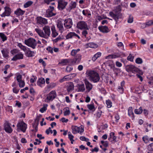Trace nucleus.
Returning a JSON list of instances; mask_svg holds the SVG:
<instances>
[{
	"mask_svg": "<svg viewBox=\"0 0 153 153\" xmlns=\"http://www.w3.org/2000/svg\"><path fill=\"white\" fill-rule=\"evenodd\" d=\"M143 111V109L141 107H140L138 109H136L135 110L134 112L136 114H141Z\"/></svg>",
	"mask_w": 153,
	"mask_h": 153,
	"instance_id": "obj_39",
	"label": "nucleus"
},
{
	"mask_svg": "<svg viewBox=\"0 0 153 153\" xmlns=\"http://www.w3.org/2000/svg\"><path fill=\"white\" fill-rule=\"evenodd\" d=\"M87 107L90 110H93L94 109V106L93 104H88L87 105Z\"/></svg>",
	"mask_w": 153,
	"mask_h": 153,
	"instance_id": "obj_44",
	"label": "nucleus"
},
{
	"mask_svg": "<svg viewBox=\"0 0 153 153\" xmlns=\"http://www.w3.org/2000/svg\"><path fill=\"white\" fill-rule=\"evenodd\" d=\"M80 140L82 141H85L86 142L88 141L89 140V139L87 138H86L84 136H81L80 137Z\"/></svg>",
	"mask_w": 153,
	"mask_h": 153,
	"instance_id": "obj_56",
	"label": "nucleus"
},
{
	"mask_svg": "<svg viewBox=\"0 0 153 153\" xmlns=\"http://www.w3.org/2000/svg\"><path fill=\"white\" fill-rule=\"evenodd\" d=\"M23 55L21 53L16 55L12 59V60L13 61H16L17 59H21L23 58Z\"/></svg>",
	"mask_w": 153,
	"mask_h": 153,
	"instance_id": "obj_22",
	"label": "nucleus"
},
{
	"mask_svg": "<svg viewBox=\"0 0 153 153\" xmlns=\"http://www.w3.org/2000/svg\"><path fill=\"white\" fill-rule=\"evenodd\" d=\"M86 76L91 82L96 83L100 79L99 74L96 71L91 70H87L86 72Z\"/></svg>",
	"mask_w": 153,
	"mask_h": 153,
	"instance_id": "obj_1",
	"label": "nucleus"
},
{
	"mask_svg": "<svg viewBox=\"0 0 153 153\" xmlns=\"http://www.w3.org/2000/svg\"><path fill=\"white\" fill-rule=\"evenodd\" d=\"M17 127L18 129H20L23 132L25 131L27 128V124L23 121L19 122L17 125Z\"/></svg>",
	"mask_w": 153,
	"mask_h": 153,
	"instance_id": "obj_9",
	"label": "nucleus"
},
{
	"mask_svg": "<svg viewBox=\"0 0 153 153\" xmlns=\"http://www.w3.org/2000/svg\"><path fill=\"white\" fill-rule=\"evenodd\" d=\"M78 128L79 129L78 131H79V132H78V133H81L84 131V129L83 128H82V127L80 126L78 127Z\"/></svg>",
	"mask_w": 153,
	"mask_h": 153,
	"instance_id": "obj_60",
	"label": "nucleus"
},
{
	"mask_svg": "<svg viewBox=\"0 0 153 153\" xmlns=\"http://www.w3.org/2000/svg\"><path fill=\"white\" fill-rule=\"evenodd\" d=\"M128 114L131 117L133 120L134 118V113L133 112L132 108L131 107H129L128 110Z\"/></svg>",
	"mask_w": 153,
	"mask_h": 153,
	"instance_id": "obj_25",
	"label": "nucleus"
},
{
	"mask_svg": "<svg viewBox=\"0 0 153 153\" xmlns=\"http://www.w3.org/2000/svg\"><path fill=\"white\" fill-rule=\"evenodd\" d=\"M70 112L69 109L68 108V109H66V111L64 112V114L65 116H67L70 114Z\"/></svg>",
	"mask_w": 153,
	"mask_h": 153,
	"instance_id": "obj_55",
	"label": "nucleus"
},
{
	"mask_svg": "<svg viewBox=\"0 0 153 153\" xmlns=\"http://www.w3.org/2000/svg\"><path fill=\"white\" fill-rule=\"evenodd\" d=\"M133 21V18L132 17L129 16L128 19V23H131Z\"/></svg>",
	"mask_w": 153,
	"mask_h": 153,
	"instance_id": "obj_57",
	"label": "nucleus"
},
{
	"mask_svg": "<svg viewBox=\"0 0 153 153\" xmlns=\"http://www.w3.org/2000/svg\"><path fill=\"white\" fill-rule=\"evenodd\" d=\"M25 13V11L22 10L20 8L18 9L14 12L18 16L23 15Z\"/></svg>",
	"mask_w": 153,
	"mask_h": 153,
	"instance_id": "obj_28",
	"label": "nucleus"
},
{
	"mask_svg": "<svg viewBox=\"0 0 153 153\" xmlns=\"http://www.w3.org/2000/svg\"><path fill=\"white\" fill-rule=\"evenodd\" d=\"M58 8L60 10H62L64 9L68 4L66 1H58Z\"/></svg>",
	"mask_w": 153,
	"mask_h": 153,
	"instance_id": "obj_13",
	"label": "nucleus"
},
{
	"mask_svg": "<svg viewBox=\"0 0 153 153\" xmlns=\"http://www.w3.org/2000/svg\"><path fill=\"white\" fill-rule=\"evenodd\" d=\"M75 35V33L74 32H70L66 35V38L67 39L71 38L72 37L74 36Z\"/></svg>",
	"mask_w": 153,
	"mask_h": 153,
	"instance_id": "obj_40",
	"label": "nucleus"
},
{
	"mask_svg": "<svg viewBox=\"0 0 153 153\" xmlns=\"http://www.w3.org/2000/svg\"><path fill=\"white\" fill-rule=\"evenodd\" d=\"M110 137L108 138V140L111 142L114 141V142H116V139L117 137L114 136V133L113 132H111L110 134Z\"/></svg>",
	"mask_w": 153,
	"mask_h": 153,
	"instance_id": "obj_21",
	"label": "nucleus"
},
{
	"mask_svg": "<svg viewBox=\"0 0 153 153\" xmlns=\"http://www.w3.org/2000/svg\"><path fill=\"white\" fill-rule=\"evenodd\" d=\"M19 86L20 88H22L25 85V83L24 81L22 80L21 81L19 82Z\"/></svg>",
	"mask_w": 153,
	"mask_h": 153,
	"instance_id": "obj_46",
	"label": "nucleus"
},
{
	"mask_svg": "<svg viewBox=\"0 0 153 153\" xmlns=\"http://www.w3.org/2000/svg\"><path fill=\"white\" fill-rule=\"evenodd\" d=\"M44 32L39 28H36L35 30L39 36L45 39H48L51 34L50 27L48 26H45L43 28Z\"/></svg>",
	"mask_w": 153,
	"mask_h": 153,
	"instance_id": "obj_2",
	"label": "nucleus"
},
{
	"mask_svg": "<svg viewBox=\"0 0 153 153\" xmlns=\"http://www.w3.org/2000/svg\"><path fill=\"white\" fill-rule=\"evenodd\" d=\"M103 18L100 16H96V22H97L98 21H100L103 19Z\"/></svg>",
	"mask_w": 153,
	"mask_h": 153,
	"instance_id": "obj_53",
	"label": "nucleus"
},
{
	"mask_svg": "<svg viewBox=\"0 0 153 153\" xmlns=\"http://www.w3.org/2000/svg\"><path fill=\"white\" fill-rule=\"evenodd\" d=\"M125 83V82L123 81L121 82L120 86L118 87L117 91L121 94H122L123 92V87L124 86Z\"/></svg>",
	"mask_w": 153,
	"mask_h": 153,
	"instance_id": "obj_18",
	"label": "nucleus"
},
{
	"mask_svg": "<svg viewBox=\"0 0 153 153\" xmlns=\"http://www.w3.org/2000/svg\"><path fill=\"white\" fill-rule=\"evenodd\" d=\"M87 45L89 47L92 48H95L97 47V45L92 42L89 43L87 44Z\"/></svg>",
	"mask_w": 153,
	"mask_h": 153,
	"instance_id": "obj_36",
	"label": "nucleus"
},
{
	"mask_svg": "<svg viewBox=\"0 0 153 153\" xmlns=\"http://www.w3.org/2000/svg\"><path fill=\"white\" fill-rule=\"evenodd\" d=\"M0 37L2 39L3 42H4L7 40L6 36L3 33H0Z\"/></svg>",
	"mask_w": 153,
	"mask_h": 153,
	"instance_id": "obj_38",
	"label": "nucleus"
},
{
	"mask_svg": "<svg viewBox=\"0 0 153 153\" xmlns=\"http://www.w3.org/2000/svg\"><path fill=\"white\" fill-rule=\"evenodd\" d=\"M106 103L108 108H110L112 106V102L109 100H106Z\"/></svg>",
	"mask_w": 153,
	"mask_h": 153,
	"instance_id": "obj_43",
	"label": "nucleus"
},
{
	"mask_svg": "<svg viewBox=\"0 0 153 153\" xmlns=\"http://www.w3.org/2000/svg\"><path fill=\"white\" fill-rule=\"evenodd\" d=\"M125 56H126L125 54L123 52H120L114 54L109 55L106 56L105 58L106 59H113L119 57L122 58Z\"/></svg>",
	"mask_w": 153,
	"mask_h": 153,
	"instance_id": "obj_6",
	"label": "nucleus"
},
{
	"mask_svg": "<svg viewBox=\"0 0 153 153\" xmlns=\"http://www.w3.org/2000/svg\"><path fill=\"white\" fill-rule=\"evenodd\" d=\"M71 129L72 130V132L74 134H76L79 132L78 131L79 129L78 127L76 126H71Z\"/></svg>",
	"mask_w": 153,
	"mask_h": 153,
	"instance_id": "obj_29",
	"label": "nucleus"
},
{
	"mask_svg": "<svg viewBox=\"0 0 153 153\" xmlns=\"http://www.w3.org/2000/svg\"><path fill=\"white\" fill-rule=\"evenodd\" d=\"M17 46H18L24 52H25L27 50V48L25 46H24L22 45L21 43H19L17 44Z\"/></svg>",
	"mask_w": 153,
	"mask_h": 153,
	"instance_id": "obj_34",
	"label": "nucleus"
},
{
	"mask_svg": "<svg viewBox=\"0 0 153 153\" xmlns=\"http://www.w3.org/2000/svg\"><path fill=\"white\" fill-rule=\"evenodd\" d=\"M24 43L25 45L32 48L33 49H35L36 48L37 43L35 39L33 38H29L27 39H25Z\"/></svg>",
	"mask_w": 153,
	"mask_h": 153,
	"instance_id": "obj_3",
	"label": "nucleus"
},
{
	"mask_svg": "<svg viewBox=\"0 0 153 153\" xmlns=\"http://www.w3.org/2000/svg\"><path fill=\"white\" fill-rule=\"evenodd\" d=\"M47 105H45L43 107L40 109L39 111L42 113H43L47 110Z\"/></svg>",
	"mask_w": 153,
	"mask_h": 153,
	"instance_id": "obj_45",
	"label": "nucleus"
},
{
	"mask_svg": "<svg viewBox=\"0 0 153 153\" xmlns=\"http://www.w3.org/2000/svg\"><path fill=\"white\" fill-rule=\"evenodd\" d=\"M73 22L71 19H67L64 20V25L65 27L67 29L71 28L73 25Z\"/></svg>",
	"mask_w": 153,
	"mask_h": 153,
	"instance_id": "obj_8",
	"label": "nucleus"
},
{
	"mask_svg": "<svg viewBox=\"0 0 153 153\" xmlns=\"http://www.w3.org/2000/svg\"><path fill=\"white\" fill-rule=\"evenodd\" d=\"M136 62L138 64H141L142 63L143 61L142 59L140 58H137L135 60Z\"/></svg>",
	"mask_w": 153,
	"mask_h": 153,
	"instance_id": "obj_47",
	"label": "nucleus"
},
{
	"mask_svg": "<svg viewBox=\"0 0 153 153\" xmlns=\"http://www.w3.org/2000/svg\"><path fill=\"white\" fill-rule=\"evenodd\" d=\"M56 15V13H54L52 10H47L46 11V15L48 17H51Z\"/></svg>",
	"mask_w": 153,
	"mask_h": 153,
	"instance_id": "obj_24",
	"label": "nucleus"
},
{
	"mask_svg": "<svg viewBox=\"0 0 153 153\" xmlns=\"http://www.w3.org/2000/svg\"><path fill=\"white\" fill-rule=\"evenodd\" d=\"M5 11L1 16L2 17L9 16L11 13V9L10 7L6 6L4 7Z\"/></svg>",
	"mask_w": 153,
	"mask_h": 153,
	"instance_id": "obj_12",
	"label": "nucleus"
},
{
	"mask_svg": "<svg viewBox=\"0 0 153 153\" xmlns=\"http://www.w3.org/2000/svg\"><path fill=\"white\" fill-rule=\"evenodd\" d=\"M37 23L40 25H45L48 23L47 20L42 17H38L36 18Z\"/></svg>",
	"mask_w": 153,
	"mask_h": 153,
	"instance_id": "obj_10",
	"label": "nucleus"
},
{
	"mask_svg": "<svg viewBox=\"0 0 153 153\" xmlns=\"http://www.w3.org/2000/svg\"><path fill=\"white\" fill-rule=\"evenodd\" d=\"M69 62V60L68 59H62L61 62L59 63V64H61L62 65H66Z\"/></svg>",
	"mask_w": 153,
	"mask_h": 153,
	"instance_id": "obj_32",
	"label": "nucleus"
},
{
	"mask_svg": "<svg viewBox=\"0 0 153 153\" xmlns=\"http://www.w3.org/2000/svg\"><path fill=\"white\" fill-rule=\"evenodd\" d=\"M149 81H148V83L150 85L153 84V77L150 76L149 78Z\"/></svg>",
	"mask_w": 153,
	"mask_h": 153,
	"instance_id": "obj_51",
	"label": "nucleus"
},
{
	"mask_svg": "<svg viewBox=\"0 0 153 153\" xmlns=\"http://www.w3.org/2000/svg\"><path fill=\"white\" fill-rule=\"evenodd\" d=\"M148 149L149 151H153V143L150 144L148 146Z\"/></svg>",
	"mask_w": 153,
	"mask_h": 153,
	"instance_id": "obj_48",
	"label": "nucleus"
},
{
	"mask_svg": "<svg viewBox=\"0 0 153 153\" xmlns=\"http://www.w3.org/2000/svg\"><path fill=\"white\" fill-rule=\"evenodd\" d=\"M82 34L83 36L86 37V35L88 34V32L86 30H84L82 32Z\"/></svg>",
	"mask_w": 153,
	"mask_h": 153,
	"instance_id": "obj_64",
	"label": "nucleus"
},
{
	"mask_svg": "<svg viewBox=\"0 0 153 153\" xmlns=\"http://www.w3.org/2000/svg\"><path fill=\"white\" fill-rule=\"evenodd\" d=\"M60 120L63 123H67L68 121V119H65L64 117H62Z\"/></svg>",
	"mask_w": 153,
	"mask_h": 153,
	"instance_id": "obj_62",
	"label": "nucleus"
},
{
	"mask_svg": "<svg viewBox=\"0 0 153 153\" xmlns=\"http://www.w3.org/2000/svg\"><path fill=\"white\" fill-rule=\"evenodd\" d=\"M51 29L52 37H56L58 35V33L56 30L55 26L54 25L52 26L51 27Z\"/></svg>",
	"mask_w": 153,
	"mask_h": 153,
	"instance_id": "obj_20",
	"label": "nucleus"
},
{
	"mask_svg": "<svg viewBox=\"0 0 153 153\" xmlns=\"http://www.w3.org/2000/svg\"><path fill=\"white\" fill-rule=\"evenodd\" d=\"M153 25V21L150 20L143 24V28L146 27L147 26H149Z\"/></svg>",
	"mask_w": 153,
	"mask_h": 153,
	"instance_id": "obj_33",
	"label": "nucleus"
},
{
	"mask_svg": "<svg viewBox=\"0 0 153 153\" xmlns=\"http://www.w3.org/2000/svg\"><path fill=\"white\" fill-rule=\"evenodd\" d=\"M73 68L70 66H67L66 71L67 72H70L72 70Z\"/></svg>",
	"mask_w": 153,
	"mask_h": 153,
	"instance_id": "obj_58",
	"label": "nucleus"
},
{
	"mask_svg": "<svg viewBox=\"0 0 153 153\" xmlns=\"http://www.w3.org/2000/svg\"><path fill=\"white\" fill-rule=\"evenodd\" d=\"M109 14L115 21L117 22L118 19H120L122 17V14L119 12L114 13L113 12H110Z\"/></svg>",
	"mask_w": 153,
	"mask_h": 153,
	"instance_id": "obj_5",
	"label": "nucleus"
},
{
	"mask_svg": "<svg viewBox=\"0 0 153 153\" xmlns=\"http://www.w3.org/2000/svg\"><path fill=\"white\" fill-rule=\"evenodd\" d=\"M25 52H26V54L28 57H30L33 56V54L34 53V52L30 50H27Z\"/></svg>",
	"mask_w": 153,
	"mask_h": 153,
	"instance_id": "obj_41",
	"label": "nucleus"
},
{
	"mask_svg": "<svg viewBox=\"0 0 153 153\" xmlns=\"http://www.w3.org/2000/svg\"><path fill=\"white\" fill-rule=\"evenodd\" d=\"M1 52L4 57L7 58L9 56L8 54L9 53V51L7 49H4L1 51Z\"/></svg>",
	"mask_w": 153,
	"mask_h": 153,
	"instance_id": "obj_23",
	"label": "nucleus"
},
{
	"mask_svg": "<svg viewBox=\"0 0 153 153\" xmlns=\"http://www.w3.org/2000/svg\"><path fill=\"white\" fill-rule=\"evenodd\" d=\"M82 55L80 54H77L75 57L72 60L71 62L73 64L79 63L81 61Z\"/></svg>",
	"mask_w": 153,
	"mask_h": 153,
	"instance_id": "obj_15",
	"label": "nucleus"
},
{
	"mask_svg": "<svg viewBox=\"0 0 153 153\" xmlns=\"http://www.w3.org/2000/svg\"><path fill=\"white\" fill-rule=\"evenodd\" d=\"M134 59V56L132 57L131 54H129V56L127 57V59L128 60L131 61H133Z\"/></svg>",
	"mask_w": 153,
	"mask_h": 153,
	"instance_id": "obj_52",
	"label": "nucleus"
},
{
	"mask_svg": "<svg viewBox=\"0 0 153 153\" xmlns=\"http://www.w3.org/2000/svg\"><path fill=\"white\" fill-rule=\"evenodd\" d=\"M19 51V50L17 49H15L11 51V53L13 55L18 53Z\"/></svg>",
	"mask_w": 153,
	"mask_h": 153,
	"instance_id": "obj_49",
	"label": "nucleus"
},
{
	"mask_svg": "<svg viewBox=\"0 0 153 153\" xmlns=\"http://www.w3.org/2000/svg\"><path fill=\"white\" fill-rule=\"evenodd\" d=\"M68 138L70 140H72L73 139L74 136L71 134L70 132H69L68 133Z\"/></svg>",
	"mask_w": 153,
	"mask_h": 153,
	"instance_id": "obj_54",
	"label": "nucleus"
},
{
	"mask_svg": "<svg viewBox=\"0 0 153 153\" xmlns=\"http://www.w3.org/2000/svg\"><path fill=\"white\" fill-rule=\"evenodd\" d=\"M57 26L61 33H62L64 31L63 24L61 21H59L57 24Z\"/></svg>",
	"mask_w": 153,
	"mask_h": 153,
	"instance_id": "obj_19",
	"label": "nucleus"
},
{
	"mask_svg": "<svg viewBox=\"0 0 153 153\" xmlns=\"http://www.w3.org/2000/svg\"><path fill=\"white\" fill-rule=\"evenodd\" d=\"M74 88V85L73 83H71L69 84L67 87V90L68 92L72 91Z\"/></svg>",
	"mask_w": 153,
	"mask_h": 153,
	"instance_id": "obj_35",
	"label": "nucleus"
},
{
	"mask_svg": "<svg viewBox=\"0 0 153 153\" xmlns=\"http://www.w3.org/2000/svg\"><path fill=\"white\" fill-rule=\"evenodd\" d=\"M80 49H78L77 50H72L71 54L72 56H74L75 55H76L77 53L80 51Z\"/></svg>",
	"mask_w": 153,
	"mask_h": 153,
	"instance_id": "obj_37",
	"label": "nucleus"
},
{
	"mask_svg": "<svg viewBox=\"0 0 153 153\" xmlns=\"http://www.w3.org/2000/svg\"><path fill=\"white\" fill-rule=\"evenodd\" d=\"M22 76L21 75H19L17 76L16 77V80L17 81L19 82L21 81L22 80Z\"/></svg>",
	"mask_w": 153,
	"mask_h": 153,
	"instance_id": "obj_59",
	"label": "nucleus"
},
{
	"mask_svg": "<svg viewBox=\"0 0 153 153\" xmlns=\"http://www.w3.org/2000/svg\"><path fill=\"white\" fill-rule=\"evenodd\" d=\"M4 128L7 132L11 133L12 131V129L10 126V124L7 122H6L4 123Z\"/></svg>",
	"mask_w": 153,
	"mask_h": 153,
	"instance_id": "obj_14",
	"label": "nucleus"
},
{
	"mask_svg": "<svg viewBox=\"0 0 153 153\" xmlns=\"http://www.w3.org/2000/svg\"><path fill=\"white\" fill-rule=\"evenodd\" d=\"M86 88L88 92H89L93 88V85L87 79L84 80Z\"/></svg>",
	"mask_w": 153,
	"mask_h": 153,
	"instance_id": "obj_11",
	"label": "nucleus"
},
{
	"mask_svg": "<svg viewBox=\"0 0 153 153\" xmlns=\"http://www.w3.org/2000/svg\"><path fill=\"white\" fill-rule=\"evenodd\" d=\"M78 91L83 92L85 91V88L84 84H78L77 86Z\"/></svg>",
	"mask_w": 153,
	"mask_h": 153,
	"instance_id": "obj_27",
	"label": "nucleus"
},
{
	"mask_svg": "<svg viewBox=\"0 0 153 153\" xmlns=\"http://www.w3.org/2000/svg\"><path fill=\"white\" fill-rule=\"evenodd\" d=\"M143 140L145 143H147L149 140L147 136L143 137L142 138Z\"/></svg>",
	"mask_w": 153,
	"mask_h": 153,
	"instance_id": "obj_50",
	"label": "nucleus"
},
{
	"mask_svg": "<svg viewBox=\"0 0 153 153\" xmlns=\"http://www.w3.org/2000/svg\"><path fill=\"white\" fill-rule=\"evenodd\" d=\"M47 50L51 53H53V49L51 47H49L47 48Z\"/></svg>",
	"mask_w": 153,
	"mask_h": 153,
	"instance_id": "obj_63",
	"label": "nucleus"
},
{
	"mask_svg": "<svg viewBox=\"0 0 153 153\" xmlns=\"http://www.w3.org/2000/svg\"><path fill=\"white\" fill-rule=\"evenodd\" d=\"M33 3V2L31 1H29L26 2L24 5V7L27 8L30 6Z\"/></svg>",
	"mask_w": 153,
	"mask_h": 153,
	"instance_id": "obj_42",
	"label": "nucleus"
},
{
	"mask_svg": "<svg viewBox=\"0 0 153 153\" xmlns=\"http://www.w3.org/2000/svg\"><path fill=\"white\" fill-rule=\"evenodd\" d=\"M98 29L101 32L104 33H107L110 31L108 27L106 26H99Z\"/></svg>",
	"mask_w": 153,
	"mask_h": 153,
	"instance_id": "obj_17",
	"label": "nucleus"
},
{
	"mask_svg": "<svg viewBox=\"0 0 153 153\" xmlns=\"http://www.w3.org/2000/svg\"><path fill=\"white\" fill-rule=\"evenodd\" d=\"M101 55L100 52H99L95 54L93 57L92 60L93 61H95L98 57H100Z\"/></svg>",
	"mask_w": 153,
	"mask_h": 153,
	"instance_id": "obj_30",
	"label": "nucleus"
},
{
	"mask_svg": "<svg viewBox=\"0 0 153 153\" xmlns=\"http://www.w3.org/2000/svg\"><path fill=\"white\" fill-rule=\"evenodd\" d=\"M76 75L75 74H71L70 75H68L65 76V79L66 81L69 80L70 79L73 78V76H75Z\"/></svg>",
	"mask_w": 153,
	"mask_h": 153,
	"instance_id": "obj_31",
	"label": "nucleus"
},
{
	"mask_svg": "<svg viewBox=\"0 0 153 153\" xmlns=\"http://www.w3.org/2000/svg\"><path fill=\"white\" fill-rule=\"evenodd\" d=\"M39 63H42V65L44 66H45L46 65V64L45 61H44L43 59H40L39 60Z\"/></svg>",
	"mask_w": 153,
	"mask_h": 153,
	"instance_id": "obj_61",
	"label": "nucleus"
},
{
	"mask_svg": "<svg viewBox=\"0 0 153 153\" xmlns=\"http://www.w3.org/2000/svg\"><path fill=\"white\" fill-rule=\"evenodd\" d=\"M56 95L55 91H52L48 95L47 98L49 100H52L55 98Z\"/></svg>",
	"mask_w": 153,
	"mask_h": 153,
	"instance_id": "obj_16",
	"label": "nucleus"
},
{
	"mask_svg": "<svg viewBox=\"0 0 153 153\" xmlns=\"http://www.w3.org/2000/svg\"><path fill=\"white\" fill-rule=\"evenodd\" d=\"M126 70L128 72H131L133 73H139L140 74L141 72L137 68L132 65H127L126 67Z\"/></svg>",
	"mask_w": 153,
	"mask_h": 153,
	"instance_id": "obj_4",
	"label": "nucleus"
},
{
	"mask_svg": "<svg viewBox=\"0 0 153 153\" xmlns=\"http://www.w3.org/2000/svg\"><path fill=\"white\" fill-rule=\"evenodd\" d=\"M77 27L80 29L88 30V28L86 23L83 21L78 22L77 24Z\"/></svg>",
	"mask_w": 153,
	"mask_h": 153,
	"instance_id": "obj_7",
	"label": "nucleus"
},
{
	"mask_svg": "<svg viewBox=\"0 0 153 153\" xmlns=\"http://www.w3.org/2000/svg\"><path fill=\"white\" fill-rule=\"evenodd\" d=\"M45 79L41 78L39 79L37 82V85L41 87H42V84H45Z\"/></svg>",
	"mask_w": 153,
	"mask_h": 153,
	"instance_id": "obj_26",
	"label": "nucleus"
}]
</instances>
